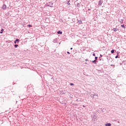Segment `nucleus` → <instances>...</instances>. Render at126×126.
I'll return each instance as SVG.
<instances>
[{"label": "nucleus", "instance_id": "6", "mask_svg": "<svg viewBox=\"0 0 126 126\" xmlns=\"http://www.w3.org/2000/svg\"><path fill=\"white\" fill-rule=\"evenodd\" d=\"M14 44H16L17 43H19V39L17 38L16 40L14 41Z\"/></svg>", "mask_w": 126, "mask_h": 126}, {"label": "nucleus", "instance_id": "9", "mask_svg": "<svg viewBox=\"0 0 126 126\" xmlns=\"http://www.w3.org/2000/svg\"><path fill=\"white\" fill-rule=\"evenodd\" d=\"M76 6V7H78V8H79V7H80V4L79 3H77Z\"/></svg>", "mask_w": 126, "mask_h": 126}, {"label": "nucleus", "instance_id": "7", "mask_svg": "<svg viewBox=\"0 0 126 126\" xmlns=\"http://www.w3.org/2000/svg\"><path fill=\"white\" fill-rule=\"evenodd\" d=\"M118 30H119V29H118L117 28H114L113 29V31H114V32H117Z\"/></svg>", "mask_w": 126, "mask_h": 126}, {"label": "nucleus", "instance_id": "10", "mask_svg": "<svg viewBox=\"0 0 126 126\" xmlns=\"http://www.w3.org/2000/svg\"><path fill=\"white\" fill-rule=\"evenodd\" d=\"M105 126H111L112 124L111 123H107L105 124Z\"/></svg>", "mask_w": 126, "mask_h": 126}, {"label": "nucleus", "instance_id": "31", "mask_svg": "<svg viewBox=\"0 0 126 126\" xmlns=\"http://www.w3.org/2000/svg\"><path fill=\"white\" fill-rule=\"evenodd\" d=\"M117 55L119 56V54H120V52H117Z\"/></svg>", "mask_w": 126, "mask_h": 126}, {"label": "nucleus", "instance_id": "17", "mask_svg": "<svg viewBox=\"0 0 126 126\" xmlns=\"http://www.w3.org/2000/svg\"><path fill=\"white\" fill-rule=\"evenodd\" d=\"M121 27H122V28H124V29H126V26H125V25H122Z\"/></svg>", "mask_w": 126, "mask_h": 126}, {"label": "nucleus", "instance_id": "40", "mask_svg": "<svg viewBox=\"0 0 126 126\" xmlns=\"http://www.w3.org/2000/svg\"><path fill=\"white\" fill-rule=\"evenodd\" d=\"M118 123H120V121H118Z\"/></svg>", "mask_w": 126, "mask_h": 126}, {"label": "nucleus", "instance_id": "29", "mask_svg": "<svg viewBox=\"0 0 126 126\" xmlns=\"http://www.w3.org/2000/svg\"><path fill=\"white\" fill-rule=\"evenodd\" d=\"M28 26H29V27H32V25H29Z\"/></svg>", "mask_w": 126, "mask_h": 126}, {"label": "nucleus", "instance_id": "32", "mask_svg": "<svg viewBox=\"0 0 126 126\" xmlns=\"http://www.w3.org/2000/svg\"><path fill=\"white\" fill-rule=\"evenodd\" d=\"M99 61H102V59H101V57H99Z\"/></svg>", "mask_w": 126, "mask_h": 126}, {"label": "nucleus", "instance_id": "28", "mask_svg": "<svg viewBox=\"0 0 126 126\" xmlns=\"http://www.w3.org/2000/svg\"><path fill=\"white\" fill-rule=\"evenodd\" d=\"M67 54H68V55H70V53L68 51L67 52Z\"/></svg>", "mask_w": 126, "mask_h": 126}, {"label": "nucleus", "instance_id": "8", "mask_svg": "<svg viewBox=\"0 0 126 126\" xmlns=\"http://www.w3.org/2000/svg\"><path fill=\"white\" fill-rule=\"evenodd\" d=\"M57 34H59V35H62V34H63V32L59 31L58 32H57Z\"/></svg>", "mask_w": 126, "mask_h": 126}, {"label": "nucleus", "instance_id": "24", "mask_svg": "<svg viewBox=\"0 0 126 126\" xmlns=\"http://www.w3.org/2000/svg\"><path fill=\"white\" fill-rule=\"evenodd\" d=\"M94 59H95L94 60L95 61L97 60L98 59V57H95Z\"/></svg>", "mask_w": 126, "mask_h": 126}, {"label": "nucleus", "instance_id": "36", "mask_svg": "<svg viewBox=\"0 0 126 126\" xmlns=\"http://www.w3.org/2000/svg\"><path fill=\"white\" fill-rule=\"evenodd\" d=\"M83 107L84 108H85V105H83Z\"/></svg>", "mask_w": 126, "mask_h": 126}, {"label": "nucleus", "instance_id": "42", "mask_svg": "<svg viewBox=\"0 0 126 126\" xmlns=\"http://www.w3.org/2000/svg\"><path fill=\"white\" fill-rule=\"evenodd\" d=\"M51 79H53V78H52Z\"/></svg>", "mask_w": 126, "mask_h": 126}, {"label": "nucleus", "instance_id": "21", "mask_svg": "<svg viewBox=\"0 0 126 126\" xmlns=\"http://www.w3.org/2000/svg\"><path fill=\"white\" fill-rule=\"evenodd\" d=\"M68 96H69L70 98H73L72 94H69Z\"/></svg>", "mask_w": 126, "mask_h": 126}, {"label": "nucleus", "instance_id": "22", "mask_svg": "<svg viewBox=\"0 0 126 126\" xmlns=\"http://www.w3.org/2000/svg\"><path fill=\"white\" fill-rule=\"evenodd\" d=\"M6 43H11V40H8L6 41Z\"/></svg>", "mask_w": 126, "mask_h": 126}, {"label": "nucleus", "instance_id": "3", "mask_svg": "<svg viewBox=\"0 0 126 126\" xmlns=\"http://www.w3.org/2000/svg\"><path fill=\"white\" fill-rule=\"evenodd\" d=\"M95 96H97V94H94L93 95H91V97L92 99H95Z\"/></svg>", "mask_w": 126, "mask_h": 126}, {"label": "nucleus", "instance_id": "2", "mask_svg": "<svg viewBox=\"0 0 126 126\" xmlns=\"http://www.w3.org/2000/svg\"><path fill=\"white\" fill-rule=\"evenodd\" d=\"M53 4H54V3L52 2H49L48 3V4L47 5V6H50V7H53Z\"/></svg>", "mask_w": 126, "mask_h": 126}, {"label": "nucleus", "instance_id": "33", "mask_svg": "<svg viewBox=\"0 0 126 126\" xmlns=\"http://www.w3.org/2000/svg\"><path fill=\"white\" fill-rule=\"evenodd\" d=\"M85 61H86V62H88V59H86V60H85Z\"/></svg>", "mask_w": 126, "mask_h": 126}, {"label": "nucleus", "instance_id": "25", "mask_svg": "<svg viewBox=\"0 0 126 126\" xmlns=\"http://www.w3.org/2000/svg\"><path fill=\"white\" fill-rule=\"evenodd\" d=\"M98 94H97V96H94V99H98Z\"/></svg>", "mask_w": 126, "mask_h": 126}, {"label": "nucleus", "instance_id": "13", "mask_svg": "<svg viewBox=\"0 0 126 126\" xmlns=\"http://www.w3.org/2000/svg\"><path fill=\"white\" fill-rule=\"evenodd\" d=\"M3 31H4V29H1L0 32V34H2L3 33Z\"/></svg>", "mask_w": 126, "mask_h": 126}, {"label": "nucleus", "instance_id": "4", "mask_svg": "<svg viewBox=\"0 0 126 126\" xmlns=\"http://www.w3.org/2000/svg\"><path fill=\"white\" fill-rule=\"evenodd\" d=\"M102 3H103V0H99L98 2V5H102Z\"/></svg>", "mask_w": 126, "mask_h": 126}, {"label": "nucleus", "instance_id": "20", "mask_svg": "<svg viewBox=\"0 0 126 126\" xmlns=\"http://www.w3.org/2000/svg\"><path fill=\"white\" fill-rule=\"evenodd\" d=\"M14 48H17V47H18V44H15L14 45Z\"/></svg>", "mask_w": 126, "mask_h": 126}, {"label": "nucleus", "instance_id": "14", "mask_svg": "<svg viewBox=\"0 0 126 126\" xmlns=\"http://www.w3.org/2000/svg\"><path fill=\"white\" fill-rule=\"evenodd\" d=\"M78 24H82V21L81 20H79L78 21Z\"/></svg>", "mask_w": 126, "mask_h": 126}, {"label": "nucleus", "instance_id": "16", "mask_svg": "<svg viewBox=\"0 0 126 126\" xmlns=\"http://www.w3.org/2000/svg\"><path fill=\"white\" fill-rule=\"evenodd\" d=\"M57 41H58V39H57V38H55L53 40V43H57Z\"/></svg>", "mask_w": 126, "mask_h": 126}, {"label": "nucleus", "instance_id": "26", "mask_svg": "<svg viewBox=\"0 0 126 126\" xmlns=\"http://www.w3.org/2000/svg\"><path fill=\"white\" fill-rule=\"evenodd\" d=\"M118 58H119V55H117L116 57H115V59H118Z\"/></svg>", "mask_w": 126, "mask_h": 126}, {"label": "nucleus", "instance_id": "5", "mask_svg": "<svg viewBox=\"0 0 126 126\" xmlns=\"http://www.w3.org/2000/svg\"><path fill=\"white\" fill-rule=\"evenodd\" d=\"M2 9H3L4 10H5V9H6V5H5V4H4L2 5Z\"/></svg>", "mask_w": 126, "mask_h": 126}, {"label": "nucleus", "instance_id": "15", "mask_svg": "<svg viewBox=\"0 0 126 126\" xmlns=\"http://www.w3.org/2000/svg\"><path fill=\"white\" fill-rule=\"evenodd\" d=\"M120 23H124V20L122 19L120 21V20H118Z\"/></svg>", "mask_w": 126, "mask_h": 126}, {"label": "nucleus", "instance_id": "41", "mask_svg": "<svg viewBox=\"0 0 126 126\" xmlns=\"http://www.w3.org/2000/svg\"><path fill=\"white\" fill-rule=\"evenodd\" d=\"M89 13H91V12H89Z\"/></svg>", "mask_w": 126, "mask_h": 126}, {"label": "nucleus", "instance_id": "11", "mask_svg": "<svg viewBox=\"0 0 126 126\" xmlns=\"http://www.w3.org/2000/svg\"><path fill=\"white\" fill-rule=\"evenodd\" d=\"M115 52H117V51L115 50V49H113L111 51V54H114Z\"/></svg>", "mask_w": 126, "mask_h": 126}, {"label": "nucleus", "instance_id": "1", "mask_svg": "<svg viewBox=\"0 0 126 126\" xmlns=\"http://www.w3.org/2000/svg\"><path fill=\"white\" fill-rule=\"evenodd\" d=\"M92 120L93 121V122L94 124H95V123H96V122H97V120H98V119L97 118V116H96L95 115H94L92 118Z\"/></svg>", "mask_w": 126, "mask_h": 126}, {"label": "nucleus", "instance_id": "39", "mask_svg": "<svg viewBox=\"0 0 126 126\" xmlns=\"http://www.w3.org/2000/svg\"><path fill=\"white\" fill-rule=\"evenodd\" d=\"M86 64H87V63H85Z\"/></svg>", "mask_w": 126, "mask_h": 126}, {"label": "nucleus", "instance_id": "12", "mask_svg": "<svg viewBox=\"0 0 126 126\" xmlns=\"http://www.w3.org/2000/svg\"><path fill=\"white\" fill-rule=\"evenodd\" d=\"M92 62L93 63H94L95 64H96V63H97L98 62L96 60H94V61H92Z\"/></svg>", "mask_w": 126, "mask_h": 126}, {"label": "nucleus", "instance_id": "27", "mask_svg": "<svg viewBox=\"0 0 126 126\" xmlns=\"http://www.w3.org/2000/svg\"><path fill=\"white\" fill-rule=\"evenodd\" d=\"M93 57H95V56H96V54H95V53H93Z\"/></svg>", "mask_w": 126, "mask_h": 126}, {"label": "nucleus", "instance_id": "18", "mask_svg": "<svg viewBox=\"0 0 126 126\" xmlns=\"http://www.w3.org/2000/svg\"><path fill=\"white\" fill-rule=\"evenodd\" d=\"M70 1V0H68V1H67L66 3L67 4H68V5H70V3H69V2Z\"/></svg>", "mask_w": 126, "mask_h": 126}, {"label": "nucleus", "instance_id": "19", "mask_svg": "<svg viewBox=\"0 0 126 126\" xmlns=\"http://www.w3.org/2000/svg\"><path fill=\"white\" fill-rule=\"evenodd\" d=\"M107 59L108 60V61H110V60L111 59V57H109V56H107Z\"/></svg>", "mask_w": 126, "mask_h": 126}, {"label": "nucleus", "instance_id": "37", "mask_svg": "<svg viewBox=\"0 0 126 126\" xmlns=\"http://www.w3.org/2000/svg\"><path fill=\"white\" fill-rule=\"evenodd\" d=\"M49 4H46L45 5L46 6H48L47 5H48Z\"/></svg>", "mask_w": 126, "mask_h": 126}, {"label": "nucleus", "instance_id": "35", "mask_svg": "<svg viewBox=\"0 0 126 126\" xmlns=\"http://www.w3.org/2000/svg\"><path fill=\"white\" fill-rule=\"evenodd\" d=\"M88 10H89H89H91V9L89 8V9H88Z\"/></svg>", "mask_w": 126, "mask_h": 126}, {"label": "nucleus", "instance_id": "38", "mask_svg": "<svg viewBox=\"0 0 126 126\" xmlns=\"http://www.w3.org/2000/svg\"><path fill=\"white\" fill-rule=\"evenodd\" d=\"M73 48H72V47H71V48H70V50H72Z\"/></svg>", "mask_w": 126, "mask_h": 126}, {"label": "nucleus", "instance_id": "23", "mask_svg": "<svg viewBox=\"0 0 126 126\" xmlns=\"http://www.w3.org/2000/svg\"><path fill=\"white\" fill-rule=\"evenodd\" d=\"M70 86H73V85H74V84L71 83H70Z\"/></svg>", "mask_w": 126, "mask_h": 126}, {"label": "nucleus", "instance_id": "34", "mask_svg": "<svg viewBox=\"0 0 126 126\" xmlns=\"http://www.w3.org/2000/svg\"><path fill=\"white\" fill-rule=\"evenodd\" d=\"M62 94H65V93H64V92H62Z\"/></svg>", "mask_w": 126, "mask_h": 126}, {"label": "nucleus", "instance_id": "30", "mask_svg": "<svg viewBox=\"0 0 126 126\" xmlns=\"http://www.w3.org/2000/svg\"><path fill=\"white\" fill-rule=\"evenodd\" d=\"M102 57H103V55H102V54H100V58H102Z\"/></svg>", "mask_w": 126, "mask_h": 126}]
</instances>
